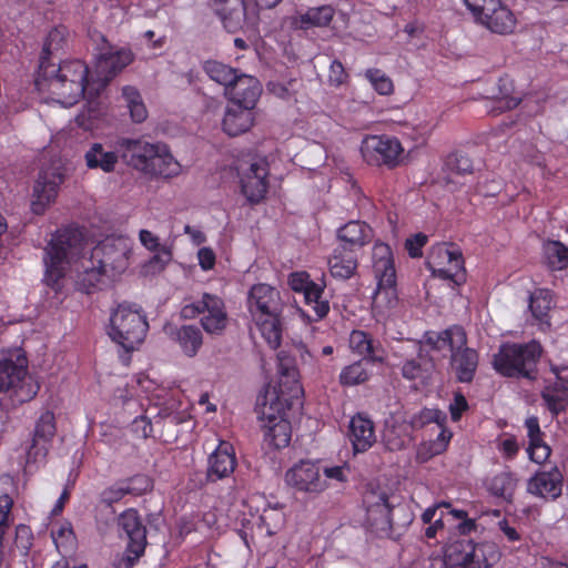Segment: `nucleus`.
<instances>
[{
  "label": "nucleus",
  "instance_id": "423d86ee",
  "mask_svg": "<svg viewBox=\"0 0 568 568\" xmlns=\"http://www.w3.org/2000/svg\"><path fill=\"white\" fill-rule=\"evenodd\" d=\"M499 559L494 542L474 544L471 539L458 538L445 547L444 568H488Z\"/></svg>",
  "mask_w": 568,
  "mask_h": 568
},
{
  "label": "nucleus",
  "instance_id": "4d7b16f0",
  "mask_svg": "<svg viewBox=\"0 0 568 568\" xmlns=\"http://www.w3.org/2000/svg\"><path fill=\"white\" fill-rule=\"evenodd\" d=\"M445 419L446 416L440 410L425 408L412 418V426L414 428H422L428 424L435 423L437 428H440Z\"/></svg>",
  "mask_w": 568,
  "mask_h": 568
},
{
  "label": "nucleus",
  "instance_id": "603ef678",
  "mask_svg": "<svg viewBox=\"0 0 568 568\" xmlns=\"http://www.w3.org/2000/svg\"><path fill=\"white\" fill-rule=\"evenodd\" d=\"M67 36H68L67 27L58 26V27L53 28L49 32V34L45 39V42L43 44L42 54L40 57V61L42 60L43 57H45L47 63H51L50 55L53 52H57L62 48L63 43L65 42Z\"/></svg>",
  "mask_w": 568,
  "mask_h": 568
},
{
  "label": "nucleus",
  "instance_id": "0e129e2a",
  "mask_svg": "<svg viewBox=\"0 0 568 568\" xmlns=\"http://www.w3.org/2000/svg\"><path fill=\"white\" fill-rule=\"evenodd\" d=\"M476 20L488 11H493L494 6H499V0H464Z\"/></svg>",
  "mask_w": 568,
  "mask_h": 568
},
{
  "label": "nucleus",
  "instance_id": "412c9836",
  "mask_svg": "<svg viewBox=\"0 0 568 568\" xmlns=\"http://www.w3.org/2000/svg\"><path fill=\"white\" fill-rule=\"evenodd\" d=\"M551 372L556 379L545 387L541 397L552 415H558L568 404V366L551 364Z\"/></svg>",
  "mask_w": 568,
  "mask_h": 568
},
{
  "label": "nucleus",
  "instance_id": "09e8293b",
  "mask_svg": "<svg viewBox=\"0 0 568 568\" xmlns=\"http://www.w3.org/2000/svg\"><path fill=\"white\" fill-rule=\"evenodd\" d=\"M334 17V9L331 6L310 8L301 14L300 21L303 27H326Z\"/></svg>",
  "mask_w": 568,
  "mask_h": 568
},
{
  "label": "nucleus",
  "instance_id": "f704fd0d",
  "mask_svg": "<svg viewBox=\"0 0 568 568\" xmlns=\"http://www.w3.org/2000/svg\"><path fill=\"white\" fill-rule=\"evenodd\" d=\"M200 314L211 316L226 314L223 300L216 295L204 293L201 300L184 305L180 312L184 320H193Z\"/></svg>",
  "mask_w": 568,
  "mask_h": 568
},
{
  "label": "nucleus",
  "instance_id": "ea45409f",
  "mask_svg": "<svg viewBox=\"0 0 568 568\" xmlns=\"http://www.w3.org/2000/svg\"><path fill=\"white\" fill-rule=\"evenodd\" d=\"M173 337L189 357H194L203 344L202 332L195 325L181 326L175 331Z\"/></svg>",
  "mask_w": 568,
  "mask_h": 568
},
{
  "label": "nucleus",
  "instance_id": "20e7f679",
  "mask_svg": "<svg viewBox=\"0 0 568 568\" xmlns=\"http://www.w3.org/2000/svg\"><path fill=\"white\" fill-rule=\"evenodd\" d=\"M541 355V346L532 341L526 344L505 343L494 355V368L503 376L536 378V366Z\"/></svg>",
  "mask_w": 568,
  "mask_h": 568
},
{
  "label": "nucleus",
  "instance_id": "f3484780",
  "mask_svg": "<svg viewBox=\"0 0 568 568\" xmlns=\"http://www.w3.org/2000/svg\"><path fill=\"white\" fill-rule=\"evenodd\" d=\"M116 150L123 162L145 175L150 160L154 154V143L143 139H120L116 142Z\"/></svg>",
  "mask_w": 568,
  "mask_h": 568
},
{
  "label": "nucleus",
  "instance_id": "393cba45",
  "mask_svg": "<svg viewBox=\"0 0 568 568\" xmlns=\"http://www.w3.org/2000/svg\"><path fill=\"white\" fill-rule=\"evenodd\" d=\"M236 459L233 446L221 442L207 459L206 477L211 481L227 477L235 469Z\"/></svg>",
  "mask_w": 568,
  "mask_h": 568
},
{
  "label": "nucleus",
  "instance_id": "f257e3e1",
  "mask_svg": "<svg viewBox=\"0 0 568 568\" xmlns=\"http://www.w3.org/2000/svg\"><path fill=\"white\" fill-rule=\"evenodd\" d=\"M88 74L87 64L80 60L65 61L57 67L54 63H47V58L43 57L36 87L40 92L49 93L61 105L72 106L84 95L85 85H92Z\"/></svg>",
  "mask_w": 568,
  "mask_h": 568
},
{
  "label": "nucleus",
  "instance_id": "2f4dec72",
  "mask_svg": "<svg viewBox=\"0 0 568 568\" xmlns=\"http://www.w3.org/2000/svg\"><path fill=\"white\" fill-rule=\"evenodd\" d=\"M215 12L221 18L229 32H236L247 23L246 6L244 0H225L215 4Z\"/></svg>",
  "mask_w": 568,
  "mask_h": 568
},
{
  "label": "nucleus",
  "instance_id": "a878e982",
  "mask_svg": "<svg viewBox=\"0 0 568 568\" xmlns=\"http://www.w3.org/2000/svg\"><path fill=\"white\" fill-rule=\"evenodd\" d=\"M153 155L146 169L145 176L170 179L181 172L180 163L173 158L170 149L164 143H154Z\"/></svg>",
  "mask_w": 568,
  "mask_h": 568
},
{
  "label": "nucleus",
  "instance_id": "4be33fe9",
  "mask_svg": "<svg viewBox=\"0 0 568 568\" xmlns=\"http://www.w3.org/2000/svg\"><path fill=\"white\" fill-rule=\"evenodd\" d=\"M414 348L416 356L403 363L402 376L407 381H416L422 385H427L435 373V362L422 344L414 343Z\"/></svg>",
  "mask_w": 568,
  "mask_h": 568
},
{
  "label": "nucleus",
  "instance_id": "a18cd8bd",
  "mask_svg": "<svg viewBox=\"0 0 568 568\" xmlns=\"http://www.w3.org/2000/svg\"><path fill=\"white\" fill-rule=\"evenodd\" d=\"M517 487V478L510 471H501L493 477L489 490L493 495L510 500Z\"/></svg>",
  "mask_w": 568,
  "mask_h": 568
},
{
  "label": "nucleus",
  "instance_id": "7c9ffc66",
  "mask_svg": "<svg viewBox=\"0 0 568 568\" xmlns=\"http://www.w3.org/2000/svg\"><path fill=\"white\" fill-rule=\"evenodd\" d=\"M478 366V354L474 348L462 346L450 354V367L460 383H470Z\"/></svg>",
  "mask_w": 568,
  "mask_h": 568
},
{
  "label": "nucleus",
  "instance_id": "79ce46f5",
  "mask_svg": "<svg viewBox=\"0 0 568 568\" xmlns=\"http://www.w3.org/2000/svg\"><path fill=\"white\" fill-rule=\"evenodd\" d=\"M529 311L532 317L541 325L549 326V311L552 307V297L547 290H537L529 297Z\"/></svg>",
  "mask_w": 568,
  "mask_h": 568
},
{
  "label": "nucleus",
  "instance_id": "13d9d810",
  "mask_svg": "<svg viewBox=\"0 0 568 568\" xmlns=\"http://www.w3.org/2000/svg\"><path fill=\"white\" fill-rule=\"evenodd\" d=\"M32 540L33 535L29 526L21 524L16 527L13 548L17 549L21 556L29 554Z\"/></svg>",
  "mask_w": 568,
  "mask_h": 568
},
{
  "label": "nucleus",
  "instance_id": "69168bd1",
  "mask_svg": "<svg viewBox=\"0 0 568 568\" xmlns=\"http://www.w3.org/2000/svg\"><path fill=\"white\" fill-rule=\"evenodd\" d=\"M99 112L95 106L90 103V106L87 110H83L75 118V123L78 126L82 128L85 131L92 130L95 126V121L98 120Z\"/></svg>",
  "mask_w": 568,
  "mask_h": 568
},
{
  "label": "nucleus",
  "instance_id": "de8ad7c7",
  "mask_svg": "<svg viewBox=\"0 0 568 568\" xmlns=\"http://www.w3.org/2000/svg\"><path fill=\"white\" fill-rule=\"evenodd\" d=\"M436 271H438L436 276L449 280L456 285H460L466 281L464 260L459 251L454 253L452 261H448L445 266L436 268Z\"/></svg>",
  "mask_w": 568,
  "mask_h": 568
},
{
  "label": "nucleus",
  "instance_id": "c03bdc74",
  "mask_svg": "<svg viewBox=\"0 0 568 568\" xmlns=\"http://www.w3.org/2000/svg\"><path fill=\"white\" fill-rule=\"evenodd\" d=\"M122 98L126 103L133 122L141 123L148 116L146 108L142 101L140 92L131 85L122 88Z\"/></svg>",
  "mask_w": 568,
  "mask_h": 568
},
{
  "label": "nucleus",
  "instance_id": "49530a36",
  "mask_svg": "<svg viewBox=\"0 0 568 568\" xmlns=\"http://www.w3.org/2000/svg\"><path fill=\"white\" fill-rule=\"evenodd\" d=\"M203 69L210 79L224 85V90L236 79L237 70L219 61H206Z\"/></svg>",
  "mask_w": 568,
  "mask_h": 568
},
{
  "label": "nucleus",
  "instance_id": "774afa93",
  "mask_svg": "<svg viewBox=\"0 0 568 568\" xmlns=\"http://www.w3.org/2000/svg\"><path fill=\"white\" fill-rule=\"evenodd\" d=\"M347 78V74L345 72V69L343 64L338 60L332 61L329 65V73H328V81L332 85H339L342 84L345 79Z\"/></svg>",
  "mask_w": 568,
  "mask_h": 568
},
{
  "label": "nucleus",
  "instance_id": "2eb2a0df",
  "mask_svg": "<svg viewBox=\"0 0 568 568\" xmlns=\"http://www.w3.org/2000/svg\"><path fill=\"white\" fill-rule=\"evenodd\" d=\"M64 175L57 166L43 169L33 186V201L31 203L32 212L42 214L51 202L54 201L58 189L63 182Z\"/></svg>",
  "mask_w": 568,
  "mask_h": 568
},
{
  "label": "nucleus",
  "instance_id": "cd10ccee",
  "mask_svg": "<svg viewBox=\"0 0 568 568\" xmlns=\"http://www.w3.org/2000/svg\"><path fill=\"white\" fill-rule=\"evenodd\" d=\"M253 108L239 103H229L224 118L223 130L230 136H237L248 131L253 123Z\"/></svg>",
  "mask_w": 568,
  "mask_h": 568
},
{
  "label": "nucleus",
  "instance_id": "3c124183",
  "mask_svg": "<svg viewBox=\"0 0 568 568\" xmlns=\"http://www.w3.org/2000/svg\"><path fill=\"white\" fill-rule=\"evenodd\" d=\"M545 256L555 270H561L568 265V247L558 241H552L545 246Z\"/></svg>",
  "mask_w": 568,
  "mask_h": 568
},
{
  "label": "nucleus",
  "instance_id": "72a5a7b5",
  "mask_svg": "<svg viewBox=\"0 0 568 568\" xmlns=\"http://www.w3.org/2000/svg\"><path fill=\"white\" fill-rule=\"evenodd\" d=\"M493 11L486 12L477 20L491 32L498 34L511 33L516 26L514 13L499 0V6H494Z\"/></svg>",
  "mask_w": 568,
  "mask_h": 568
},
{
  "label": "nucleus",
  "instance_id": "7ed1b4c3",
  "mask_svg": "<svg viewBox=\"0 0 568 568\" xmlns=\"http://www.w3.org/2000/svg\"><path fill=\"white\" fill-rule=\"evenodd\" d=\"M83 245L82 234L78 230L67 229L58 232L44 251V281L55 292L63 287L69 257L78 255Z\"/></svg>",
  "mask_w": 568,
  "mask_h": 568
},
{
  "label": "nucleus",
  "instance_id": "bb28decb",
  "mask_svg": "<svg viewBox=\"0 0 568 568\" xmlns=\"http://www.w3.org/2000/svg\"><path fill=\"white\" fill-rule=\"evenodd\" d=\"M527 490L541 498L556 499L561 495L562 475L557 467L539 471L529 479Z\"/></svg>",
  "mask_w": 568,
  "mask_h": 568
},
{
  "label": "nucleus",
  "instance_id": "5fc2aeb1",
  "mask_svg": "<svg viewBox=\"0 0 568 568\" xmlns=\"http://www.w3.org/2000/svg\"><path fill=\"white\" fill-rule=\"evenodd\" d=\"M261 529H265L268 536L275 535L283 525L284 515L278 509L264 510L260 516Z\"/></svg>",
  "mask_w": 568,
  "mask_h": 568
},
{
  "label": "nucleus",
  "instance_id": "bf43d9fd",
  "mask_svg": "<svg viewBox=\"0 0 568 568\" xmlns=\"http://www.w3.org/2000/svg\"><path fill=\"white\" fill-rule=\"evenodd\" d=\"M229 323L227 313L215 316L204 315L201 318L203 329L211 335H222Z\"/></svg>",
  "mask_w": 568,
  "mask_h": 568
},
{
  "label": "nucleus",
  "instance_id": "052dcab7",
  "mask_svg": "<svg viewBox=\"0 0 568 568\" xmlns=\"http://www.w3.org/2000/svg\"><path fill=\"white\" fill-rule=\"evenodd\" d=\"M131 493V488L123 483H116L105 488L100 495V501L108 507L120 501L125 495Z\"/></svg>",
  "mask_w": 568,
  "mask_h": 568
},
{
  "label": "nucleus",
  "instance_id": "864d4df0",
  "mask_svg": "<svg viewBox=\"0 0 568 568\" xmlns=\"http://www.w3.org/2000/svg\"><path fill=\"white\" fill-rule=\"evenodd\" d=\"M457 250H450L446 244H437L432 247V251L427 258V266L434 275L438 274L436 268L443 267L448 261H452V256Z\"/></svg>",
  "mask_w": 568,
  "mask_h": 568
},
{
  "label": "nucleus",
  "instance_id": "473e14b6",
  "mask_svg": "<svg viewBox=\"0 0 568 568\" xmlns=\"http://www.w3.org/2000/svg\"><path fill=\"white\" fill-rule=\"evenodd\" d=\"M348 435L355 453L366 452L376 440L373 422L361 414L351 419Z\"/></svg>",
  "mask_w": 568,
  "mask_h": 568
},
{
  "label": "nucleus",
  "instance_id": "dca6fc26",
  "mask_svg": "<svg viewBox=\"0 0 568 568\" xmlns=\"http://www.w3.org/2000/svg\"><path fill=\"white\" fill-rule=\"evenodd\" d=\"M268 168L263 159L253 160L247 169L241 173V187L243 194L251 203H258L267 192Z\"/></svg>",
  "mask_w": 568,
  "mask_h": 568
},
{
  "label": "nucleus",
  "instance_id": "aec40b11",
  "mask_svg": "<svg viewBox=\"0 0 568 568\" xmlns=\"http://www.w3.org/2000/svg\"><path fill=\"white\" fill-rule=\"evenodd\" d=\"M367 520L376 530L387 531L393 527L392 509L388 504V496L385 491L369 489L364 494Z\"/></svg>",
  "mask_w": 568,
  "mask_h": 568
},
{
  "label": "nucleus",
  "instance_id": "39448f33",
  "mask_svg": "<svg viewBox=\"0 0 568 568\" xmlns=\"http://www.w3.org/2000/svg\"><path fill=\"white\" fill-rule=\"evenodd\" d=\"M149 328L146 317L135 305L122 303L111 313L109 336L131 352L144 341Z\"/></svg>",
  "mask_w": 568,
  "mask_h": 568
},
{
  "label": "nucleus",
  "instance_id": "4468645a",
  "mask_svg": "<svg viewBox=\"0 0 568 568\" xmlns=\"http://www.w3.org/2000/svg\"><path fill=\"white\" fill-rule=\"evenodd\" d=\"M129 247L125 239L108 237L100 242L91 252V256L106 272H123L128 266Z\"/></svg>",
  "mask_w": 568,
  "mask_h": 568
},
{
  "label": "nucleus",
  "instance_id": "e2e57ef3",
  "mask_svg": "<svg viewBox=\"0 0 568 568\" xmlns=\"http://www.w3.org/2000/svg\"><path fill=\"white\" fill-rule=\"evenodd\" d=\"M438 429L439 434L437 438L429 444L427 456L422 457V453H418V458H420L423 462L432 456L442 454L448 445L452 434L444 429L443 426Z\"/></svg>",
  "mask_w": 568,
  "mask_h": 568
},
{
  "label": "nucleus",
  "instance_id": "338daca9",
  "mask_svg": "<svg viewBox=\"0 0 568 568\" xmlns=\"http://www.w3.org/2000/svg\"><path fill=\"white\" fill-rule=\"evenodd\" d=\"M427 236L423 233H418L405 242V247L408 251L410 257L416 258L422 256V247L426 244Z\"/></svg>",
  "mask_w": 568,
  "mask_h": 568
},
{
  "label": "nucleus",
  "instance_id": "6e6d98bb",
  "mask_svg": "<svg viewBox=\"0 0 568 568\" xmlns=\"http://www.w3.org/2000/svg\"><path fill=\"white\" fill-rule=\"evenodd\" d=\"M365 77L379 94L387 95L393 92V81L381 70L368 69Z\"/></svg>",
  "mask_w": 568,
  "mask_h": 568
},
{
  "label": "nucleus",
  "instance_id": "6e6552de",
  "mask_svg": "<svg viewBox=\"0 0 568 568\" xmlns=\"http://www.w3.org/2000/svg\"><path fill=\"white\" fill-rule=\"evenodd\" d=\"M286 406L287 398L281 399L275 390L267 392L264 402H258L265 442L276 449L286 447L291 440V424L284 417Z\"/></svg>",
  "mask_w": 568,
  "mask_h": 568
},
{
  "label": "nucleus",
  "instance_id": "0eeeda50",
  "mask_svg": "<svg viewBox=\"0 0 568 568\" xmlns=\"http://www.w3.org/2000/svg\"><path fill=\"white\" fill-rule=\"evenodd\" d=\"M373 271L377 281L373 294V307L378 312L394 308L398 303L396 271L390 247L386 244L375 245Z\"/></svg>",
  "mask_w": 568,
  "mask_h": 568
},
{
  "label": "nucleus",
  "instance_id": "a19ab883",
  "mask_svg": "<svg viewBox=\"0 0 568 568\" xmlns=\"http://www.w3.org/2000/svg\"><path fill=\"white\" fill-rule=\"evenodd\" d=\"M374 362L362 358L344 367L339 374V383L344 386H355L365 383L371 376L369 365Z\"/></svg>",
  "mask_w": 568,
  "mask_h": 568
},
{
  "label": "nucleus",
  "instance_id": "5701e85b",
  "mask_svg": "<svg viewBox=\"0 0 568 568\" xmlns=\"http://www.w3.org/2000/svg\"><path fill=\"white\" fill-rule=\"evenodd\" d=\"M261 91L262 87L256 78L237 72L236 79L225 89V95L230 103L254 108Z\"/></svg>",
  "mask_w": 568,
  "mask_h": 568
},
{
  "label": "nucleus",
  "instance_id": "58836bf2",
  "mask_svg": "<svg viewBox=\"0 0 568 568\" xmlns=\"http://www.w3.org/2000/svg\"><path fill=\"white\" fill-rule=\"evenodd\" d=\"M119 156L118 151H105L101 143H94L84 155L88 168L101 169L106 173L114 171Z\"/></svg>",
  "mask_w": 568,
  "mask_h": 568
},
{
  "label": "nucleus",
  "instance_id": "f8f14e48",
  "mask_svg": "<svg viewBox=\"0 0 568 568\" xmlns=\"http://www.w3.org/2000/svg\"><path fill=\"white\" fill-rule=\"evenodd\" d=\"M361 152L371 165L385 164L393 168L397 165L403 148L395 138L373 135L363 141Z\"/></svg>",
  "mask_w": 568,
  "mask_h": 568
},
{
  "label": "nucleus",
  "instance_id": "4c0bfd02",
  "mask_svg": "<svg viewBox=\"0 0 568 568\" xmlns=\"http://www.w3.org/2000/svg\"><path fill=\"white\" fill-rule=\"evenodd\" d=\"M349 344L353 349L363 355V358H369L377 363H383L385 359L384 349L379 344H375L365 332L353 331L349 337Z\"/></svg>",
  "mask_w": 568,
  "mask_h": 568
},
{
  "label": "nucleus",
  "instance_id": "f03ea898",
  "mask_svg": "<svg viewBox=\"0 0 568 568\" xmlns=\"http://www.w3.org/2000/svg\"><path fill=\"white\" fill-rule=\"evenodd\" d=\"M247 305L267 344L272 348L278 347L282 339L283 308L278 291L267 284H256L250 291Z\"/></svg>",
  "mask_w": 568,
  "mask_h": 568
},
{
  "label": "nucleus",
  "instance_id": "9b49d317",
  "mask_svg": "<svg viewBox=\"0 0 568 568\" xmlns=\"http://www.w3.org/2000/svg\"><path fill=\"white\" fill-rule=\"evenodd\" d=\"M288 285L294 292L303 294L306 306L310 307L306 316L310 321H320L329 311L327 300H323V286L312 282L306 272H294L288 276Z\"/></svg>",
  "mask_w": 568,
  "mask_h": 568
},
{
  "label": "nucleus",
  "instance_id": "6ab92c4d",
  "mask_svg": "<svg viewBox=\"0 0 568 568\" xmlns=\"http://www.w3.org/2000/svg\"><path fill=\"white\" fill-rule=\"evenodd\" d=\"M55 418L52 412L41 414L36 423L31 445L27 452V462L36 463L39 458H44L48 454L50 443L55 436Z\"/></svg>",
  "mask_w": 568,
  "mask_h": 568
},
{
  "label": "nucleus",
  "instance_id": "8fccbe9b",
  "mask_svg": "<svg viewBox=\"0 0 568 568\" xmlns=\"http://www.w3.org/2000/svg\"><path fill=\"white\" fill-rule=\"evenodd\" d=\"M498 89L499 93L496 98L498 106H496V110L499 113L507 110H511L519 104L520 98L513 95V81L508 77H503L499 79Z\"/></svg>",
  "mask_w": 568,
  "mask_h": 568
},
{
  "label": "nucleus",
  "instance_id": "9d476101",
  "mask_svg": "<svg viewBox=\"0 0 568 568\" xmlns=\"http://www.w3.org/2000/svg\"><path fill=\"white\" fill-rule=\"evenodd\" d=\"M118 525L128 538V545L120 565L132 568L146 547V528L135 509H126L118 518Z\"/></svg>",
  "mask_w": 568,
  "mask_h": 568
},
{
  "label": "nucleus",
  "instance_id": "ddd939ff",
  "mask_svg": "<svg viewBox=\"0 0 568 568\" xmlns=\"http://www.w3.org/2000/svg\"><path fill=\"white\" fill-rule=\"evenodd\" d=\"M26 377L27 358L23 355L14 353L10 355V357L0 359V393L10 389L22 392L24 386H27ZM28 386L29 389L27 392V397L32 398L37 394L39 387L36 386V388H33L29 384Z\"/></svg>",
  "mask_w": 568,
  "mask_h": 568
},
{
  "label": "nucleus",
  "instance_id": "c85d7f7f",
  "mask_svg": "<svg viewBox=\"0 0 568 568\" xmlns=\"http://www.w3.org/2000/svg\"><path fill=\"white\" fill-rule=\"evenodd\" d=\"M108 276V272L90 256L81 262V270L78 271L75 277V286L79 291L90 294L100 290L105 284Z\"/></svg>",
  "mask_w": 568,
  "mask_h": 568
},
{
  "label": "nucleus",
  "instance_id": "37998d69",
  "mask_svg": "<svg viewBox=\"0 0 568 568\" xmlns=\"http://www.w3.org/2000/svg\"><path fill=\"white\" fill-rule=\"evenodd\" d=\"M140 241L144 247L149 251L155 252V255L151 258V264H159L160 268H163L171 260L172 252L169 247L161 245L159 237L148 230H141L139 233Z\"/></svg>",
  "mask_w": 568,
  "mask_h": 568
},
{
  "label": "nucleus",
  "instance_id": "680f3d73",
  "mask_svg": "<svg viewBox=\"0 0 568 568\" xmlns=\"http://www.w3.org/2000/svg\"><path fill=\"white\" fill-rule=\"evenodd\" d=\"M446 166L457 174H470L473 172L471 160L460 152L450 154L446 160Z\"/></svg>",
  "mask_w": 568,
  "mask_h": 568
},
{
  "label": "nucleus",
  "instance_id": "a211bd4d",
  "mask_svg": "<svg viewBox=\"0 0 568 568\" xmlns=\"http://www.w3.org/2000/svg\"><path fill=\"white\" fill-rule=\"evenodd\" d=\"M285 480L290 486L306 493H321L326 487L321 468L307 460H302L290 468L285 474Z\"/></svg>",
  "mask_w": 568,
  "mask_h": 568
},
{
  "label": "nucleus",
  "instance_id": "b1692460",
  "mask_svg": "<svg viewBox=\"0 0 568 568\" xmlns=\"http://www.w3.org/2000/svg\"><path fill=\"white\" fill-rule=\"evenodd\" d=\"M416 344H422L424 349L428 347L432 351L448 348L452 354L467 344V336L463 327L455 325L443 332H426L423 339Z\"/></svg>",
  "mask_w": 568,
  "mask_h": 568
},
{
  "label": "nucleus",
  "instance_id": "c756f323",
  "mask_svg": "<svg viewBox=\"0 0 568 568\" xmlns=\"http://www.w3.org/2000/svg\"><path fill=\"white\" fill-rule=\"evenodd\" d=\"M278 374H280V394L276 393L281 399L285 397V389L291 394V397H297L302 393V387L298 383V371L296 367L295 358L287 352L281 351L277 354Z\"/></svg>",
  "mask_w": 568,
  "mask_h": 568
},
{
  "label": "nucleus",
  "instance_id": "c9c22d12",
  "mask_svg": "<svg viewBox=\"0 0 568 568\" xmlns=\"http://www.w3.org/2000/svg\"><path fill=\"white\" fill-rule=\"evenodd\" d=\"M329 272L333 277L339 280L351 278L357 270V258L353 250L346 246L334 250L332 257L328 261Z\"/></svg>",
  "mask_w": 568,
  "mask_h": 568
},
{
  "label": "nucleus",
  "instance_id": "e433bc0d",
  "mask_svg": "<svg viewBox=\"0 0 568 568\" xmlns=\"http://www.w3.org/2000/svg\"><path fill=\"white\" fill-rule=\"evenodd\" d=\"M337 236L345 243L344 246L348 245V248L353 250V247H362L369 243L373 232L366 223L351 221L338 230Z\"/></svg>",
  "mask_w": 568,
  "mask_h": 568
},
{
  "label": "nucleus",
  "instance_id": "1a4fd4ad",
  "mask_svg": "<svg viewBox=\"0 0 568 568\" xmlns=\"http://www.w3.org/2000/svg\"><path fill=\"white\" fill-rule=\"evenodd\" d=\"M102 41L103 44L98 48L95 54L94 73L97 79L92 80V89L97 94H99L118 73L129 65L133 59L130 50L113 47L109 44L104 38H102Z\"/></svg>",
  "mask_w": 568,
  "mask_h": 568
}]
</instances>
